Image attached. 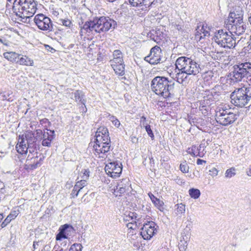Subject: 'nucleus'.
Returning a JSON list of instances; mask_svg holds the SVG:
<instances>
[{"label": "nucleus", "instance_id": "nucleus-1", "mask_svg": "<svg viewBox=\"0 0 251 251\" xmlns=\"http://www.w3.org/2000/svg\"><path fill=\"white\" fill-rule=\"evenodd\" d=\"M95 137V144L93 146L95 154L99 155V157H105L111 147V142L107 128L103 126L99 127Z\"/></svg>", "mask_w": 251, "mask_h": 251}, {"label": "nucleus", "instance_id": "nucleus-2", "mask_svg": "<svg viewBox=\"0 0 251 251\" xmlns=\"http://www.w3.org/2000/svg\"><path fill=\"white\" fill-rule=\"evenodd\" d=\"M117 23L108 17L101 16L96 18L93 20L87 21L81 27V32L85 30L86 32L101 33L106 32L111 29H114Z\"/></svg>", "mask_w": 251, "mask_h": 251}, {"label": "nucleus", "instance_id": "nucleus-3", "mask_svg": "<svg viewBox=\"0 0 251 251\" xmlns=\"http://www.w3.org/2000/svg\"><path fill=\"white\" fill-rule=\"evenodd\" d=\"M175 83L164 76H156L151 84V90L157 95L165 99L171 97Z\"/></svg>", "mask_w": 251, "mask_h": 251}, {"label": "nucleus", "instance_id": "nucleus-4", "mask_svg": "<svg viewBox=\"0 0 251 251\" xmlns=\"http://www.w3.org/2000/svg\"><path fill=\"white\" fill-rule=\"evenodd\" d=\"M34 0H14L12 9L16 16L25 19L32 17L37 10Z\"/></svg>", "mask_w": 251, "mask_h": 251}, {"label": "nucleus", "instance_id": "nucleus-5", "mask_svg": "<svg viewBox=\"0 0 251 251\" xmlns=\"http://www.w3.org/2000/svg\"><path fill=\"white\" fill-rule=\"evenodd\" d=\"M231 80L233 82L241 81L245 78L251 76V63L245 62L234 65L230 73Z\"/></svg>", "mask_w": 251, "mask_h": 251}, {"label": "nucleus", "instance_id": "nucleus-6", "mask_svg": "<svg viewBox=\"0 0 251 251\" xmlns=\"http://www.w3.org/2000/svg\"><path fill=\"white\" fill-rule=\"evenodd\" d=\"M176 68L178 70H183L188 75H195L200 72V65L192 59L185 56H181L177 59L176 62Z\"/></svg>", "mask_w": 251, "mask_h": 251}, {"label": "nucleus", "instance_id": "nucleus-7", "mask_svg": "<svg viewBox=\"0 0 251 251\" xmlns=\"http://www.w3.org/2000/svg\"><path fill=\"white\" fill-rule=\"evenodd\" d=\"M250 88L243 87L235 89L230 95L231 101L235 106L243 107L251 100V94H248Z\"/></svg>", "mask_w": 251, "mask_h": 251}, {"label": "nucleus", "instance_id": "nucleus-8", "mask_svg": "<svg viewBox=\"0 0 251 251\" xmlns=\"http://www.w3.org/2000/svg\"><path fill=\"white\" fill-rule=\"evenodd\" d=\"M232 33L226 30H219L214 37L215 42L220 47L232 49L235 47L236 41Z\"/></svg>", "mask_w": 251, "mask_h": 251}, {"label": "nucleus", "instance_id": "nucleus-9", "mask_svg": "<svg viewBox=\"0 0 251 251\" xmlns=\"http://www.w3.org/2000/svg\"><path fill=\"white\" fill-rule=\"evenodd\" d=\"M237 119L236 114L229 112L226 109L217 108L215 119L219 124L226 126L232 124Z\"/></svg>", "mask_w": 251, "mask_h": 251}, {"label": "nucleus", "instance_id": "nucleus-10", "mask_svg": "<svg viewBox=\"0 0 251 251\" xmlns=\"http://www.w3.org/2000/svg\"><path fill=\"white\" fill-rule=\"evenodd\" d=\"M40 145H29V146H26L25 138L23 135L19 136L18 142L16 146V149L18 152L21 154H25L28 151L30 155H37L38 150H39Z\"/></svg>", "mask_w": 251, "mask_h": 251}, {"label": "nucleus", "instance_id": "nucleus-11", "mask_svg": "<svg viewBox=\"0 0 251 251\" xmlns=\"http://www.w3.org/2000/svg\"><path fill=\"white\" fill-rule=\"evenodd\" d=\"M34 21L37 27L42 30L48 31L55 30L50 18L43 14L36 15L34 17Z\"/></svg>", "mask_w": 251, "mask_h": 251}, {"label": "nucleus", "instance_id": "nucleus-12", "mask_svg": "<svg viewBox=\"0 0 251 251\" xmlns=\"http://www.w3.org/2000/svg\"><path fill=\"white\" fill-rule=\"evenodd\" d=\"M122 165L117 161L108 163L105 166L106 174L113 178L119 177L122 171Z\"/></svg>", "mask_w": 251, "mask_h": 251}, {"label": "nucleus", "instance_id": "nucleus-13", "mask_svg": "<svg viewBox=\"0 0 251 251\" xmlns=\"http://www.w3.org/2000/svg\"><path fill=\"white\" fill-rule=\"evenodd\" d=\"M44 159V157H39L38 155H30L28 154L25 161L24 169L26 170H33L40 166Z\"/></svg>", "mask_w": 251, "mask_h": 251}, {"label": "nucleus", "instance_id": "nucleus-14", "mask_svg": "<svg viewBox=\"0 0 251 251\" xmlns=\"http://www.w3.org/2000/svg\"><path fill=\"white\" fill-rule=\"evenodd\" d=\"M161 50L160 47L155 46L151 48L149 55L145 57V60L152 65L160 63Z\"/></svg>", "mask_w": 251, "mask_h": 251}, {"label": "nucleus", "instance_id": "nucleus-15", "mask_svg": "<svg viewBox=\"0 0 251 251\" xmlns=\"http://www.w3.org/2000/svg\"><path fill=\"white\" fill-rule=\"evenodd\" d=\"M155 224L152 221H149L144 224L141 228V235L145 240L150 239L157 231L155 227Z\"/></svg>", "mask_w": 251, "mask_h": 251}, {"label": "nucleus", "instance_id": "nucleus-16", "mask_svg": "<svg viewBox=\"0 0 251 251\" xmlns=\"http://www.w3.org/2000/svg\"><path fill=\"white\" fill-rule=\"evenodd\" d=\"M130 186L129 179H123L114 189L113 194L116 196H121L126 191H129Z\"/></svg>", "mask_w": 251, "mask_h": 251}, {"label": "nucleus", "instance_id": "nucleus-17", "mask_svg": "<svg viewBox=\"0 0 251 251\" xmlns=\"http://www.w3.org/2000/svg\"><path fill=\"white\" fill-rule=\"evenodd\" d=\"M237 22L235 25L232 24V25H227V28L230 32L240 35L245 32L247 25L246 24L244 23L243 20Z\"/></svg>", "mask_w": 251, "mask_h": 251}, {"label": "nucleus", "instance_id": "nucleus-18", "mask_svg": "<svg viewBox=\"0 0 251 251\" xmlns=\"http://www.w3.org/2000/svg\"><path fill=\"white\" fill-rule=\"evenodd\" d=\"M46 131L44 130L43 137H41L40 140H42V145L45 147H50L51 143L55 138V132L53 130L46 128Z\"/></svg>", "mask_w": 251, "mask_h": 251}, {"label": "nucleus", "instance_id": "nucleus-19", "mask_svg": "<svg viewBox=\"0 0 251 251\" xmlns=\"http://www.w3.org/2000/svg\"><path fill=\"white\" fill-rule=\"evenodd\" d=\"M244 11L242 8L239 6L234 7L232 11H231L228 15V22L241 21L243 20Z\"/></svg>", "mask_w": 251, "mask_h": 251}, {"label": "nucleus", "instance_id": "nucleus-20", "mask_svg": "<svg viewBox=\"0 0 251 251\" xmlns=\"http://www.w3.org/2000/svg\"><path fill=\"white\" fill-rule=\"evenodd\" d=\"M148 36L157 44H160L165 38V34L159 29L151 30L148 34Z\"/></svg>", "mask_w": 251, "mask_h": 251}, {"label": "nucleus", "instance_id": "nucleus-21", "mask_svg": "<svg viewBox=\"0 0 251 251\" xmlns=\"http://www.w3.org/2000/svg\"><path fill=\"white\" fill-rule=\"evenodd\" d=\"M130 4L135 7L144 5L146 8L152 7L155 4V0H128Z\"/></svg>", "mask_w": 251, "mask_h": 251}, {"label": "nucleus", "instance_id": "nucleus-22", "mask_svg": "<svg viewBox=\"0 0 251 251\" xmlns=\"http://www.w3.org/2000/svg\"><path fill=\"white\" fill-rule=\"evenodd\" d=\"M69 228L73 229V227L72 226L68 224L61 226L59 228V233L56 236V240L57 241H61L62 239H67L68 235L67 233V231Z\"/></svg>", "mask_w": 251, "mask_h": 251}, {"label": "nucleus", "instance_id": "nucleus-23", "mask_svg": "<svg viewBox=\"0 0 251 251\" xmlns=\"http://www.w3.org/2000/svg\"><path fill=\"white\" fill-rule=\"evenodd\" d=\"M148 196L151 199L152 202L155 205V206L161 211H163L164 210V202L162 201L157 198L155 197L151 192L148 193Z\"/></svg>", "mask_w": 251, "mask_h": 251}, {"label": "nucleus", "instance_id": "nucleus-24", "mask_svg": "<svg viewBox=\"0 0 251 251\" xmlns=\"http://www.w3.org/2000/svg\"><path fill=\"white\" fill-rule=\"evenodd\" d=\"M111 65L114 70L115 73L120 75H123L125 74V64L124 62L122 63H110Z\"/></svg>", "mask_w": 251, "mask_h": 251}, {"label": "nucleus", "instance_id": "nucleus-25", "mask_svg": "<svg viewBox=\"0 0 251 251\" xmlns=\"http://www.w3.org/2000/svg\"><path fill=\"white\" fill-rule=\"evenodd\" d=\"M26 146H29V145H39L38 142V138L35 137L34 134H31V133H28L25 136Z\"/></svg>", "mask_w": 251, "mask_h": 251}, {"label": "nucleus", "instance_id": "nucleus-26", "mask_svg": "<svg viewBox=\"0 0 251 251\" xmlns=\"http://www.w3.org/2000/svg\"><path fill=\"white\" fill-rule=\"evenodd\" d=\"M113 58L110 61V63H122L124 62L123 54L119 50H116L113 52Z\"/></svg>", "mask_w": 251, "mask_h": 251}, {"label": "nucleus", "instance_id": "nucleus-27", "mask_svg": "<svg viewBox=\"0 0 251 251\" xmlns=\"http://www.w3.org/2000/svg\"><path fill=\"white\" fill-rule=\"evenodd\" d=\"M124 220L126 221L130 222L127 224V227L128 228L133 229L132 226H129V225H132L133 223H136L137 220V214L134 212H129L128 215L125 216Z\"/></svg>", "mask_w": 251, "mask_h": 251}, {"label": "nucleus", "instance_id": "nucleus-28", "mask_svg": "<svg viewBox=\"0 0 251 251\" xmlns=\"http://www.w3.org/2000/svg\"><path fill=\"white\" fill-rule=\"evenodd\" d=\"M16 63L21 65L32 66L33 61L26 56H21L20 55V56L18 57Z\"/></svg>", "mask_w": 251, "mask_h": 251}, {"label": "nucleus", "instance_id": "nucleus-29", "mask_svg": "<svg viewBox=\"0 0 251 251\" xmlns=\"http://www.w3.org/2000/svg\"><path fill=\"white\" fill-rule=\"evenodd\" d=\"M3 56L5 58L11 62H16L18 57L20 56L19 54L15 52H5L3 53Z\"/></svg>", "mask_w": 251, "mask_h": 251}, {"label": "nucleus", "instance_id": "nucleus-30", "mask_svg": "<svg viewBox=\"0 0 251 251\" xmlns=\"http://www.w3.org/2000/svg\"><path fill=\"white\" fill-rule=\"evenodd\" d=\"M74 94L75 101L80 102L82 104L84 105L86 100L84 99V94L83 92L81 90H76L74 92Z\"/></svg>", "mask_w": 251, "mask_h": 251}, {"label": "nucleus", "instance_id": "nucleus-31", "mask_svg": "<svg viewBox=\"0 0 251 251\" xmlns=\"http://www.w3.org/2000/svg\"><path fill=\"white\" fill-rule=\"evenodd\" d=\"M222 90V87L221 85H217L213 89H211L210 95H208L207 96L211 97V100L212 99H216L217 96H219L221 95Z\"/></svg>", "mask_w": 251, "mask_h": 251}, {"label": "nucleus", "instance_id": "nucleus-32", "mask_svg": "<svg viewBox=\"0 0 251 251\" xmlns=\"http://www.w3.org/2000/svg\"><path fill=\"white\" fill-rule=\"evenodd\" d=\"M175 213L179 217H181L185 212V205L182 203H179L175 205Z\"/></svg>", "mask_w": 251, "mask_h": 251}, {"label": "nucleus", "instance_id": "nucleus-33", "mask_svg": "<svg viewBox=\"0 0 251 251\" xmlns=\"http://www.w3.org/2000/svg\"><path fill=\"white\" fill-rule=\"evenodd\" d=\"M179 72L177 73L176 78L177 81L179 83H182L183 82L187 79V74L183 72V70H178Z\"/></svg>", "mask_w": 251, "mask_h": 251}, {"label": "nucleus", "instance_id": "nucleus-34", "mask_svg": "<svg viewBox=\"0 0 251 251\" xmlns=\"http://www.w3.org/2000/svg\"><path fill=\"white\" fill-rule=\"evenodd\" d=\"M189 194L192 198L197 199L200 197L201 192L198 189L191 188L189 190Z\"/></svg>", "mask_w": 251, "mask_h": 251}, {"label": "nucleus", "instance_id": "nucleus-35", "mask_svg": "<svg viewBox=\"0 0 251 251\" xmlns=\"http://www.w3.org/2000/svg\"><path fill=\"white\" fill-rule=\"evenodd\" d=\"M213 100H211V97L209 96H204L203 97V100H201L200 101V105L202 106H210L211 105V102L213 101Z\"/></svg>", "mask_w": 251, "mask_h": 251}, {"label": "nucleus", "instance_id": "nucleus-36", "mask_svg": "<svg viewBox=\"0 0 251 251\" xmlns=\"http://www.w3.org/2000/svg\"><path fill=\"white\" fill-rule=\"evenodd\" d=\"M225 177L230 178L236 175V169L234 167H231L226 170L225 172Z\"/></svg>", "mask_w": 251, "mask_h": 251}, {"label": "nucleus", "instance_id": "nucleus-37", "mask_svg": "<svg viewBox=\"0 0 251 251\" xmlns=\"http://www.w3.org/2000/svg\"><path fill=\"white\" fill-rule=\"evenodd\" d=\"M209 27H207V26H204V25H202L201 26V31L202 32V36L203 38H205L206 37H209L210 36L209 33Z\"/></svg>", "mask_w": 251, "mask_h": 251}, {"label": "nucleus", "instance_id": "nucleus-38", "mask_svg": "<svg viewBox=\"0 0 251 251\" xmlns=\"http://www.w3.org/2000/svg\"><path fill=\"white\" fill-rule=\"evenodd\" d=\"M192 148H193V156H199L200 157H202L203 156V153L202 151H199L196 145L192 146Z\"/></svg>", "mask_w": 251, "mask_h": 251}, {"label": "nucleus", "instance_id": "nucleus-39", "mask_svg": "<svg viewBox=\"0 0 251 251\" xmlns=\"http://www.w3.org/2000/svg\"><path fill=\"white\" fill-rule=\"evenodd\" d=\"M205 143L206 142H205V139H203L201 141L199 147H197L199 151H202L203 153V156L206 152V151H205V149L207 147V144Z\"/></svg>", "mask_w": 251, "mask_h": 251}, {"label": "nucleus", "instance_id": "nucleus-40", "mask_svg": "<svg viewBox=\"0 0 251 251\" xmlns=\"http://www.w3.org/2000/svg\"><path fill=\"white\" fill-rule=\"evenodd\" d=\"M201 26L200 25V26H198V28L196 29L195 33V39L197 41H200L202 39H203L202 32L201 31V29H200V27Z\"/></svg>", "mask_w": 251, "mask_h": 251}, {"label": "nucleus", "instance_id": "nucleus-41", "mask_svg": "<svg viewBox=\"0 0 251 251\" xmlns=\"http://www.w3.org/2000/svg\"><path fill=\"white\" fill-rule=\"evenodd\" d=\"M78 185L75 184L73 190L71 194V197L73 198H76L80 191L81 189L78 188Z\"/></svg>", "mask_w": 251, "mask_h": 251}, {"label": "nucleus", "instance_id": "nucleus-42", "mask_svg": "<svg viewBox=\"0 0 251 251\" xmlns=\"http://www.w3.org/2000/svg\"><path fill=\"white\" fill-rule=\"evenodd\" d=\"M40 124L42 125L44 127L45 131L46 130V128L51 125V123L47 118H44L40 120Z\"/></svg>", "mask_w": 251, "mask_h": 251}, {"label": "nucleus", "instance_id": "nucleus-43", "mask_svg": "<svg viewBox=\"0 0 251 251\" xmlns=\"http://www.w3.org/2000/svg\"><path fill=\"white\" fill-rule=\"evenodd\" d=\"M188 246L187 242L184 241H180L178 246L180 251H185Z\"/></svg>", "mask_w": 251, "mask_h": 251}, {"label": "nucleus", "instance_id": "nucleus-44", "mask_svg": "<svg viewBox=\"0 0 251 251\" xmlns=\"http://www.w3.org/2000/svg\"><path fill=\"white\" fill-rule=\"evenodd\" d=\"M199 109L200 111H201L202 113L204 115H206L208 114V112L209 110L210 109V107L208 106H202L200 105L199 106Z\"/></svg>", "mask_w": 251, "mask_h": 251}, {"label": "nucleus", "instance_id": "nucleus-45", "mask_svg": "<svg viewBox=\"0 0 251 251\" xmlns=\"http://www.w3.org/2000/svg\"><path fill=\"white\" fill-rule=\"evenodd\" d=\"M19 214V210H12L7 217L12 220L15 219Z\"/></svg>", "mask_w": 251, "mask_h": 251}, {"label": "nucleus", "instance_id": "nucleus-46", "mask_svg": "<svg viewBox=\"0 0 251 251\" xmlns=\"http://www.w3.org/2000/svg\"><path fill=\"white\" fill-rule=\"evenodd\" d=\"M145 128L146 131H147L148 135L152 139H153L154 138V134L152 132V130L151 129L150 125L146 126H144Z\"/></svg>", "mask_w": 251, "mask_h": 251}, {"label": "nucleus", "instance_id": "nucleus-47", "mask_svg": "<svg viewBox=\"0 0 251 251\" xmlns=\"http://www.w3.org/2000/svg\"><path fill=\"white\" fill-rule=\"evenodd\" d=\"M112 122L113 124L117 127H118L120 125V121L116 118L114 116H111L109 119Z\"/></svg>", "mask_w": 251, "mask_h": 251}, {"label": "nucleus", "instance_id": "nucleus-48", "mask_svg": "<svg viewBox=\"0 0 251 251\" xmlns=\"http://www.w3.org/2000/svg\"><path fill=\"white\" fill-rule=\"evenodd\" d=\"M180 171L183 173H186L188 172L189 167L185 164L181 163L179 166Z\"/></svg>", "mask_w": 251, "mask_h": 251}, {"label": "nucleus", "instance_id": "nucleus-49", "mask_svg": "<svg viewBox=\"0 0 251 251\" xmlns=\"http://www.w3.org/2000/svg\"><path fill=\"white\" fill-rule=\"evenodd\" d=\"M75 184L78 185V186L79 187L78 188L81 190L84 186L86 185L87 182L85 179L77 181Z\"/></svg>", "mask_w": 251, "mask_h": 251}, {"label": "nucleus", "instance_id": "nucleus-50", "mask_svg": "<svg viewBox=\"0 0 251 251\" xmlns=\"http://www.w3.org/2000/svg\"><path fill=\"white\" fill-rule=\"evenodd\" d=\"M44 131H43L41 129H36L34 133H31V134H34L36 138H39L40 139L41 137H43Z\"/></svg>", "mask_w": 251, "mask_h": 251}, {"label": "nucleus", "instance_id": "nucleus-51", "mask_svg": "<svg viewBox=\"0 0 251 251\" xmlns=\"http://www.w3.org/2000/svg\"><path fill=\"white\" fill-rule=\"evenodd\" d=\"M140 124L141 126H146L149 125V124L147 123L146 118L143 116L141 117L140 121Z\"/></svg>", "mask_w": 251, "mask_h": 251}, {"label": "nucleus", "instance_id": "nucleus-52", "mask_svg": "<svg viewBox=\"0 0 251 251\" xmlns=\"http://www.w3.org/2000/svg\"><path fill=\"white\" fill-rule=\"evenodd\" d=\"M209 175L212 177L216 176L218 175L219 171L215 168H212L209 170Z\"/></svg>", "mask_w": 251, "mask_h": 251}, {"label": "nucleus", "instance_id": "nucleus-53", "mask_svg": "<svg viewBox=\"0 0 251 251\" xmlns=\"http://www.w3.org/2000/svg\"><path fill=\"white\" fill-rule=\"evenodd\" d=\"M61 23L62 25L67 27H70L72 25V22L70 20H61Z\"/></svg>", "mask_w": 251, "mask_h": 251}, {"label": "nucleus", "instance_id": "nucleus-54", "mask_svg": "<svg viewBox=\"0 0 251 251\" xmlns=\"http://www.w3.org/2000/svg\"><path fill=\"white\" fill-rule=\"evenodd\" d=\"M11 221V219L8 218V217L7 216L4 221L1 223V227L2 228L5 227Z\"/></svg>", "mask_w": 251, "mask_h": 251}, {"label": "nucleus", "instance_id": "nucleus-55", "mask_svg": "<svg viewBox=\"0 0 251 251\" xmlns=\"http://www.w3.org/2000/svg\"><path fill=\"white\" fill-rule=\"evenodd\" d=\"M184 233L182 234L180 241H185L186 242H187L190 238L189 235L186 234L184 235Z\"/></svg>", "mask_w": 251, "mask_h": 251}, {"label": "nucleus", "instance_id": "nucleus-56", "mask_svg": "<svg viewBox=\"0 0 251 251\" xmlns=\"http://www.w3.org/2000/svg\"><path fill=\"white\" fill-rule=\"evenodd\" d=\"M9 94H5L4 93H1L0 94V97L2 99V100H9L8 99V97H9Z\"/></svg>", "mask_w": 251, "mask_h": 251}, {"label": "nucleus", "instance_id": "nucleus-57", "mask_svg": "<svg viewBox=\"0 0 251 251\" xmlns=\"http://www.w3.org/2000/svg\"><path fill=\"white\" fill-rule=\"evenodd\" d=\"M236 23H237L235 20H234V21H231V22H228V18L227 19L226 21L225 22V24H226V28H227V25H232V24H234L235 25L236 24Z\"/></svg>", "mask_w": 251, "mask_h": 251}, {"label": "nucleus", "instance_id": "nucleus-58", "mask_svg": "<svg viewBox=\"0 0 251 251\" xmlns=\"http://www.w3.org/2000/svg\"><path fill=\"white\" fill-rule=\"evenodd\" d=\"M80 110L82 113H85L86 112L87 108L85 106V103H84V105L82 104V106L80 107Z\"/></svg>", "mask_w": 251, "mask_h": 251}, {"label": "nucleus", "instance_id": "nucleus-59", "mask_svg": "<svg viewBox=\"0 0 251 251\" xmlns=\"http://www.w3.org/2000/svg\"><path fill=\"white\" fill-rule=\"evenodd\" d=\"M89 173L90 172L88 170H84L83 178H87L89 176Z\"/></svg>", "mask_w": 251, "mask_h": 251}, {"label": "nucleus", "instance_id": "nucleus-60", "mask_svg": "<svg viewBox=\"0 0 251 251\" xmlns=\"http://www.w3.org/2000/svg\"><path fill=\"white\" fill-rule=\"evenodd\" d=\"M39 242H37V241L33 242L32 251H34V250L37 249V246H39Z\"/></svg>", "mask_w": 251, "mask_h": 251}, {"label": "nucleus", "instance_id": "nucleus-61", "mask_svg": "<svg viewBox=\"0 0 251 251\" xmlns=\"http://www.w3.org/2000/svg\"><path fill=\"white\" fill-rule=\"evenodd\" d=\"M206 161L201 159H198L197 160V164L198 165H202L203 163H204V164L206 163Z\"/></svg>", "mask_w": 251, "mask_h": 251}, {"label": "nucleus", "instance_id": "nucleus-62", "mask_svg": "<svg viewBox=\"0 0 251 251\" xmlns=\"http://www.w3.org/2000/svg\"><path fill=\"white\" fill-rule=\"evenodd\" d=\"M186 151L188 154H190L193 156V148H192V147L188 148Z\"/></svg>", "mask_w": 251, "mask_h": 251}, {"label": "nucleus", "instance_id": "nucleus-63", "mask_svg": "<svg viewBox=\"0 0 251 251\" xmlns=\"http://www.w3.org/2000/svg\"><path fill=\"white\" fill-rule=\"evenodd\" d=\"M138 138H136V137L135 136H132L131 137V141L133 143H136L138 142Z\"/></svg>", "mask_w": 251, "mask_h": 251}, {"label": "nucleus", "instance_id": "nucleus-64", "mask_svg": "<svg viewBox=\"0 0 251 251\" xmlns=\"http://www.w3.org/2000/svg\"><path fill=\"white\" fill-rule=\"evenodd\" d=\"M246 174L249 176H251V166L247 170Z\"/></svg>", "mask_w": 251, "mask_h": 251}]
</instances>
